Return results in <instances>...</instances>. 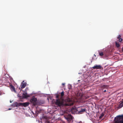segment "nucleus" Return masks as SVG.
I'll list each match as a JSON object with an SVG mask.
<instances>
[{"label": "nucleus", "mask_w": 123, "mask_h": 123, "mask_svg": "<svg viewBox=\"0 0 123 123\" xmlns=\"http://www.w3.org/2000/svg\"><path fill=\"white\" fill-rule=\"evenodd\" d=\"M123 106V103H122L118 106V108H121Z\"/></svg>", "instance_id": "13"}, {"label": "nucleus", "mask_w": 123, "mask_h": 123, "mask_svg": "<svg viewBox=\"0 0 123 123\" xmlns=\"http://www.w3.org/2000/svg\"><path fill=\"white\" fill-rule=\"evenodd\" d=\"M115 123H123V115H119L115 118Z\"/></svg>", "instance_id": "2"}, {"label": "nucleus", "mask_w": 123, "mask_h": 123, "mask_svg": "<svg viewBox=\"0 0 123 123\" xmlns=\"http://www.w3.org/2000/svg\"><path fill=\"white\" fill-rule=\"evenodd\" d=\"M99 55L101 56H102L104 55L103 53V52H101L99 53Z\"/></svg>", "instance_id": "15"}, {"label": "nucleus", "mask_w": 123, "mask_h": 123, "mask_svg": "<svg viewBox=\"0 0 123 123\" xmlns=\"http://www.w3.org/2000/svg\"><path fill=\"white\" fill-rule=\"evenodd\" d=\"M12 106L14 107H18L20 106L19 103H18L17 102H15L12 104Z\"/></svg>", "instance_id": "10"}, {"label": "nucleus", "mask_w": 123, "mask_h": 123, "mask_svg": "<svg viewBox=\"0 0 123 123\" xmlns=\"http://www.w3.org/2000/svg\"><path fill=\"white\" fill-rule=\"evenodd\" d=\"M27 85V83L26 82H24V81H23L21 83V88H24Z\"/></svg>", "instance_id": "8"}, {"label": "nucleus", "mask_w": 123, "mask_h": 123, "mask_svg": "<svg viewBox=\"0 0 123 123\" xmlns=\"http://www.w3.org/2000/svg\"><path fill=\"white\" fill-rule=\"evenodd\" d=\"M71 86H70V87L69 88V89H71Z\"/></svg>", "instance_id": "21"}, {"label": "nucleus", "mask_w": 123, "mask_h": 123, "mask_svg": "<svg viewBox=\"0 0 123 123\" xmlns=\"http://www.w3.org/2000/svg\"><path fill=\"white\" fill-rule=\"evenodd\" d=\"M44 123H49L47 122H45Z\"/></svg>", "instance_id": "22"}, {"label": "nucleus", "mask_w": 123, "mask_h": 123, "mask_svg": "<svg viewBox=\"0 0 123 123\" xmlns=\"http://www.w3.org/2000/svg\"><path fill=\"white\" fill-rule=\"evenodd\" d=\"M92 68L94 69H101L102 68L100 65H95L93 67H92Z\"/></svg>", "instance_id": "6"}, {"label": "nucleus", "mask_w": 123, "mask_h": 123, "mask_svg": "<svg viewBox=\"0 0 123 123\" xmlns=\"http://www.w3.org/2000/svg\"><path fill=\"white\" fill-rule=\"evenodd\" d=\"M59 95H56V98L57 99H60V98H59Z\"/></svg>", "instance_id": "18"}, {"label": "nucleus", "mask_w": 123, "mask_h": 123, "mask_svg": "<svg viewBox=\"0 0 123 123\" xmlns=\"http://www.w3.org/2000/svg\"><path fill=\"white\" fill-rule=\"evenodd\" d=\"M104 115V113H102L101 115L100 116L99 118H101Z\"/></svg>", "instance_id": "17"}, {"label": "nucleus", "mask_w": 123, "mask_h": 123, "mask_svg": "<svg viewBox=\"0 0 123 123\" xmlns=\"http://www.w3.org/2000/svg\"><path fill=\"white\" fill-rule=\"evenodd\" d=\"M11 108H9V109H8V110H11Z\"/></svg>", "instance_id": "25"}, {"label": "nucleus", "mask_w": 123, "mask_h": 123, "mask_svg": "<svg viewBox=\"0 0 123 123\" xmlns=\"http://www.w3.org/2000/svg\"><path fill=\"white\" fill-rule=\"evenodd\" d=\"M32 113H33V114H34V113L33 112H32Z\"/></svg>", "instance_id": "27"}, {"label": "nucleus", "mask_w": 123, "mask_h": 123, "mask_svg": "<svg viewBox=\"0 0 123 123\" xmlns=\"http://www.w3.org/2000/svg\"><path fill=\"white\" fill-rule=\"evenodd\" d=\"M30 102L33 104L35 106L38 105L37 103V99L35 98L34 96L32 97V98L31 99Z\"/></svg>", "instance_id": "3"}, {"label": "nucleus", "mask_w": 123, "mask_h": 123, "mask_svg": "<svg viewBox=\"0 0 123 123\" xmlns=\"http://www.w3.org/2000/svg\"><path fill=\"white\" fill-rule=\"evenodd\" d=\"M122 52H123V48H122Z\"/></svg>", "instance_id": "24"}, {"label": "nucleus", "mask_w": 123, "mask_h": 123, "mask_svg": "<svg viewBox=\"0 0 123 123\" xmlns=\"http://www.w3.org/2000/svg\"><path fill=\"white\" fill-rule=\"evenodd\" d=\"M61 96L62 97L64 95V92L63 91H62V92H61Z\"/></svg>", "instance_id": "16"}, {"label": "nucleus", "mask_w": 123, "mask_h": 123, "mask_svg": "<svg viewBox=\"0 0 123 123\" xmlns=\"http://www.w3.org/2000/svg\"><path fill=\"white\" fill-rule=\"evenodd\" d=\"M104 79H102V80L103 81H104Z\"/></svg>", "instance_id": "23"}, {"label": "nucleus", "mask_w": 123, "mask_h": 123, "mask_svg": "<svg viewBox=\"0 0 123 123\" xmlns=\"http://www.w3.org/2000/svg\"><path fill=\"white\" fill-rule=\"evenodd\" d=\"M117 47V48H119L120 47L118 46V47Z\"/></svg>", "instance_id": "26"}, {"label": "nucleus", "mask_w": 123, "mask_h": 123, "mask_svg": "<svg viewBox=\"0 0 123 123\" xmlns=\"http://www.w3.org/2000/svg\"><path fill=\"white\" fill-rule=\"evenodd\" d=\"M108 86H107L105 85H103L102 86V87L104 88L103 89V92H106V90L105 89V88H107L108 87Z\"/></svg>", "instance_id": "12"}, {"label": "nucleus", "mask_w": 123, "mask_h": 123, "mask_svg": "<svg viewBox=\"0 0 123 123\" xmlns=\"http://www.w3.org/2000/svg\"><path fill=\"white\" fill-rule=\"evenodd\" d=\"M74 110V108H72L71 109V111H73Z\"/></svg>", "instance_id": "19"}, {"label": "nucleus", "mask_w": 123, "mask_h": 123, "mask_svg": "<svg viewBox=\"0 0 123 123\" xmlns=\"http://www.w3.org/2000/svg\"><path fill=\"white\" fill-rule=\"evenodd\" d=\"M9 83L10 84V88L11 91H12L15 92L16 90L14 87L10 83Z\"/></svg>", "instance_id": "9"}, {"label": "nucleus", "mask_w": 123, "mask_h": 123, "mask_svg": "<svg viewBox=\"0 0 123 123\" xmlns=\"http://www.w3.org/2000/svg\"><path fill=\"white\" fill-rule=\"evenodd\" d=\"M86 110V109H83L82 107L79 108L77 109L78 113L79 114H81L83 113Z\"/></svg>", "instance_id": "4"}, {"label": "nucleus", "mask_w": 123, "mask_h": 123, "mask_svg": "<svg viewBox=\"0 0 123 123\" xmlns=\"http://www.w3.org/2000/svg\"><path fill=\"white\" fill-rule=\"evenodd\" d=\"M22 96L23 97L25 98H26L30 97L29 95H27V93H23Z\"/></svg>", "instance_id": "11"}, {"label": "nucleus", "mask_w": 123, "mask_h": 123, "mask_svg": "<svg viewBox=\"0 0 123 123\" xmlns=\"http://www.w3.org/2000/svg\"><path fill=\"white\" fill-rule=\"evenodd\" d=\"M19 105L20 106H22L25 107L29 105V103L28 102H25L22 103H19Z\"/></svg>", "instance_id": "7"}, {"label": "nucleus", "mask_w": 123, "mask_h": 123, "mask_svg": "<svg viewBox=\"0 0 123 123\" xmlns=\"http://www.w3.org/2000/svg\"><path fill=\"white\" fill-rule=\"evenodd\" d=\"M65 118L68 122L71 121L72 119V116L70 114H68L67 116H65Z\"/></svg>", "instance_id": "5"}, {"label": "nucleus", "mask_w": 123, "mask_h": 123, "mask_svg": "<svg viewBox=\"0 0 123 123\" xmlns=\"http://www.w3.org/2000/svg\"><path fill=\"white\" fill-rule=\"evenodd\" d=\"M65 83H62V85L63 86H64L65 85Z\"/></svg>", "instance_id": "20"}, {"label": "nucleus", "mask_w": 123, "mask_h": 123, "mask_svg": "<svg viewBox=\"0 0 123 123\" xmlns=\"http://www.w3.org/2000/svg\"><path fill=\"white\" fill-rule=\"evenodd\" d=\"M105 51L106 52L105 54H107V53H109V50L108 49H105Z\"/></svg>", "instance_id": "14"}, {"label": "nucleus", "mask_w": 123, "mask_h": 123, "mask_svg": "<svg viewBox=\"0 0 123 123\" xmlns=\"http://www.w3.org/2000/svg\"><path fill=\"white\" fill-rule=\"evenodd\" d=\"M55 102V105L58 106H71L74 104L73 102L69 98H67L65 100L66 103L65 104L64 103V99L61 97L60 99H56Z\"/></svg>", "instance_id": "1"}, {"label": "nucleus", "mask_w": 123, "mask_h": 123, "mask_svg": "<svg viewBox=\"0 0 123 123\" xmlns=\"http://www.w3.org/2000/svg\"><path fill=\"white\" fill-rule=\"evenodd\" d=\"M94 55H95V56H96L95 55V54Z\"/></svg>", "instance_id": "28"}]
</instances>
